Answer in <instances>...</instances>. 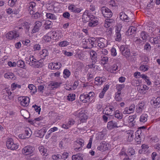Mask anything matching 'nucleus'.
<instances>
[{"instance_id":"obj_1","label":"nucleus","mask_w":160,"mask_h":160,"mask_svg":"<svg viewBox=\"0 0 160 160\" xmlns=\"http://www.w3.org/2000/svg\"><path fill=\"white\" fill-rule=\"evenodd\" d=\"M73 114L79 118L80 123L85 122L88 118L87 111L84 109H81L75 112Z\"/></svg>"},{"instance_id":"obj_2","label":"nucleus","mask_w":160,"mask_h":160,"mask_svg":"<svg viewBox=\"0 0 160 160\" xmlns=\"http://www.w3.org/2000/svg\"><path fill=\"white\" fill-rule=\"evenodd\" d=\"M6 143L8 148L13 150L17 149L19 146L18 143L14 142L12 138L8 139L7 140Z\"/></svg>"},{"instance_id":"obj_3","label":"nucleus","mask_w":160,"mask_h":160,"mask_svg":"<svg viewBox=\"0 0 160 160\" xmlns=\"http://www.w3.org/2000/svg\"><path fill=\"white\" fill-rule=\"evenodd\" d=\"M34 151V148L31 146L27 145L23 148L22 150V153L26 156H32Z\"/></svg>"},{"instance_id":"obj_4","label":"nucleus","mask_w":160,"mask_h":160,"mask_svg":"<svg viewBox=\"0 0 160 160\" xmlns=\"http://www.w3.org/2000/svg\"><path fill=\"white\" fill-rule=\"evenodd\" d=\"M2 93L3 95V98L7 100L12 99L14 96V94L10 90L7 88L2 90Z\"/></svg>"},{"instance_id":"obj_5","label":"nucleus","mask_w":160,"mask_h":160,"mask_svg":"<svg viewBox=\"0 0 160 160\" xmlns=\"http://www.w3.org/2000/svg\"><path fill=\"white\" fill-rule=\"evenodd\" d=\"M98 149L100 151H105L110 150L111 149V147L109 143L104 141L100 143V145L98 147Z\"/></svg>"},{"instance_id":"obj_6","label":"nucleus","mask_w":160,"mask_h":160,"mask_svg":"<svg viewBox=\"0 0 160 160\" xmlns=\"http://www.w3.org/2000/svg\"><path fill=\"white\" fill-rule=\"evenodd\" d=\"M103 16L106 18H110L112 15L111 10L106 7H103L101 9Z\"/></svg>"},{"instance_id":"obj_7","label":"nucleus","mask_w":160,"mask_h":160,"mask_svg":"<svg viewBox=\"0 0 160 160\" xmlns=\"http://www.w3.org/2000/svg\"><path fill=\"white\" fill-rule=\"evenodd\" d=\"M18 102L21 105L27 107L29 105L30 99L28 97H20L18 98Z\"/></svg>"},{"instance_id":"obj_8","label":"nucleus","mask_w":160,"mask_h":160,"mask_svg":"<svg viewBox=\"0 0 160 160\" xmlns=\"http://www.w3.org/2000/svg\"><path fill=\"white\" fill-rule=\"evenodd\" d=\"M97 46L100 48L107 47L108 45V41L102 38H97Z\"/></svg>"},{"instance_id":"obj_9","label":"nucleus","mask_w":160,"mask_h":160,"mask_svg":"<svg viewBox=\"0 0 160 160\" xmlns=\"http://www.w3.org/2000/svg\"><path fill=\"white\" fill-rule=\"evenodd\" d=\"M94 16L90 14L88 11H85L83 13L82 18L84 22H87L89 21L92 18H94Z\"/></svg>"},{"instance_id":"obj_10","label":"nucleus","mask_w":160,"mask_h":160,"mask_svg":"<svg viewBox=\"0 0 160 160\" xmlns=\"http://www.w3.org/2000/svg\"><path fill=\"white\" fill-rule=\"evenodd\" d=\"M19 34L16 31H12L8 32L6 35V37L10 40L15 39L19 37Z\"/></svg>"},{"instance_id":"obj_11","label":"nucleus","mask_w":160,"mask_h":160,"mask_svg":"<svg viewBox=\"0 0 160 160\" xmlns=\"http://www.w3.org/2000/svg\"><path fill=\"white\" fill-rule=\"evenodd\" d=\"M68 9L69 10L72 12L77 13L80 12L82 10L81 7L78 8L77 5L73 4L70 5L68 7Z\"/></svg>"},{"instance_id":"obj_12","label":"nucleus","mask_w":160,"mask_h":160,"mask_svg":"<svg viewBox=\"0 0 160 160\" xmlns=\"http://www.w3.org/2000/svg\"><path fill=\"white\" fill-rule=\"evenodd\" d=\"M149 89V87L145 85H141L137 87L138 92L142 94H146Z\"/></svg>"},{"instance_id":"obj_13","label":"nucleus","mask_w":160,"mask_h":160,"mask_svg":"<svg viewBox=\"0 0 160 160\" xmlns=\"http://www.w3.org/2000/svg\"><path fill=\"white\" fill-rule=\"evenodd\" d=\"M46 7L47 10L48 11L52 12L54 11V12L57 13L60 10V8L59 7L57 8L54 6L52 3L47 4Z\"/></svg>"},{"instance_id":"obj_14","label":"nucleus","mask_w":160,"mask_h":160,"mask_svg":"<svg viewBox=\"0 0 160 160\" xmlns=\"http://www.w3.org/2000/svg\"><path fill=\"white\" fill-rule=\"evenodd\" d=\"M145 102L143 101H142L139 103L136 106V111L137 113H140L145 108Z\"/></svg>"},{"instance_id":"obj_15","label":"nucleus","mask_w":160,"mask_h":160,"mask_svg":"<svg viewBox=\"0 0 160 160\" xmlns=\"http://www.w3.org/2000/svg\"><path fill=\"white\" fill-rule=\"evenodd\" d=\"M120 127H121V126L119 124L118 122L117 123L113 121L108 122L107 124V128L109 130Z\"/></svg>"},{"instance_id":"obj_16","label":"nucleus","mask_w":160,"mask_h":160,"mask_svg":"<svg viewBox=\"0 0 160 160\" xmlns=\"http://www.w3.org/2000/svg\"><path fill=\"white\" fill-rule=\"evenodd\" d=\"M136 117V115H133L129 116L127 120V122L128 125L130 127H134L135 124V121L134 119Z\"/></svg>"},{"instance_id":"obj_17","label":"nucleus","mask_w":160,"mask_h":160,"mask_svg":"<svg viewBox=\"0 0 160 160\" xmlns=\"http://www.w3.org/2000/svg\"><path fill=\"white\" fill-rule=\"evenodd\" d=\"M135 105L134 104H132L129 107L125 108L123 112V113L124 114H130L133 112L135 110Z\"/></svg>"},{"instance_id":"obj_18","label":"nucleus","mask_w":160,"mask_h":160,"mask_svg":"<svg viewBox=\"0 0 160 160\" xmlns=\"http://www.w3.org/2000/svg\"><path fill=\"white\" fill-rule=\"evenodd\" d=\"M46 131L47 130H46L45 128H43L39 130L36 131L34 134L36 137L42 138L43 137Z\"/></svg>"},{"instance_id":"obj_19","label":"nucleus","mask_w":160,"mask_h":160,"mask_svg":"<svg viewBox=\"0 0 160 160\" xmlns=\"http://www.w3.org/2000/svg\"><path fill=\"white\" fill-rule=\"evenodd\" d=\"M151 103L155 108H158L160 106V97L157 98H153L151 101Z\"/></svg>"},{"instance_id":"obj_20","label":"nucleus","mask_w":160,"mask_h":160,"mask_svg":"<svg viewBox=\"0 0 160 160\" xmlns=\"http://www.w3.org/2000/svg\"><path fill=\"white\" fill-rule=\"evenodd\" d=\"M75 122L72 119H70L67 122L63 124L62 125V127L66 129H67L71 127L75 123Z\"/></svg>"},{"instance_id":"obj_21","label":"nucleus","mask_w":160,"mask_h":160,"mask_svg":"<svg viewBox=\"0 0 160 160\" xmlns=\"http://www.w3.org/2000/svg\"><path fill=\"white\" fill-rule=\"evenodd\" d=\"M120 50L122 51V54L126 57L129 56L130 55L129 49L126 47L124 45H122L120 48Z\"/></svg>"},{"instance_id":"obj_22","label":"nucleus","mask_w":160,"mask_h":160,"mask_svg":"<svg viewBox=\"0 0 160 160\" xmlns=\"http://www.w3.org/2000/svg\"><path fill=\"white\" fill-rule=\"evenodd\" d=\"M98 19L94 16L89 21L88 23V26L90 27H94L98 24Z\"/></svg>"},{"instance_id":"obj_23","label":"nucleus","mask_w":160,"mask_h":160,"mask_svg":"<svg viewBox=\"0 0 160 160\" xmlns=\"http://www.w3.org/2000/svg\"><path fill=\"white\" fill-rule=\"evenodd\" d=\"M42 25V22L39 21H37L35 22L33 28L32 30V33H34L39 31Z\"/></svg>"},{"instance_id":"obj_24","label":"nucleus","mask_w":160,"mask_h":160,"mask_svg":"<svg viewBox=\"0 0 160 160\" xmlns=\"http://www.w3.org/2000/svg\"><path fill=\"white\" fill-rule=\"evenodd\" d=\"M115 110V108L113 106H110L106 107L103 111V112L105 114L109 115L111 114Z\"/></svg>"},{"instance_id":"obj_25","label":"nucleus","mask_w":160,"mask_h":160,"mask_svg":"<svg viewBox=\"0 0 160 160\" xmlns=\"http://www.w3.org/2000/svg\"><path fill=\"white\" fill-rule=\"evenodd\" d=\"M126 136L128 137L127 140L129 142L132 141L134 138V132L132 130H128L127 131Z\"/></svg>"},{"instance_id":"obj_26","label":"nucleus","mask_w":160,"mask_h":160,"mask_svg":"<svg viewBox=\"0 0 160 160\" xmlns=\"http://www.w3.org/2000/svg\"><path fill=\"white\" fill-rule=\"evenodd\" d=\"M141 132L140 131H137L135 133V140L138 144H139L141 142Z\"/></svg>"},{"instance_id":"obj_27","label":"nucleus","mask_w":160,"mask_h":160,"mask_svg":"<svg viewBox=\"0 0 160 160\" xmlns=\"http://www.w3.org/2000/svg\"><path fill=\"white\" fill-rule=\"evenodd\" d=\"M59 86V84L56 82H51L48 84L47 90H51L57 88Z\"/></svg>"},{"instance_id":"obj_28","label":"nucleus","mask_w":160,"mask_h":160,"mask_svg":"<svg viewBox=\"0 0 160 160\" xmlns=\"http://www.w3.org/2000/svg\"><path fill=\"white\" fill-rule=\"evenodd\" d=\"M104 78H103L97 77L95 78L94 83L97 85H100L104 81Z\"/></svg>"},{"instance_id":"obj_29","label":"nucleus","mask_w":160,"mask_h":160,"mask_svg":"<svg viewBox=\"0 0 160 160\" xmlns=\"http://www.w3.org/2000/svg\"><path fill=\"white\" fill-rule=\"evenodd\" d=\"M48 50L45 49H42L39 53V55L42 59H44L45 57L48 56Z\"/></svg>"},{"instance_id":"obj_30","label":"nucleus","mask_w":160,"mask_h":160,"mask_svg":"<svg viewBox=\"0 0 160 160\" xmlns=\"http://www.w3.org/2000/svg\"><path fill=\"white\" fill-rule=\"evenodd\" d=\"M80 101L84 103H86L89 102L88 98L86 94H81L79 97Z\"/></svg>"},{"instance_id":"obj_31","label":"nucleus","mask_w":160,"mask_h":160,"mask_svg":"<svg viewBox=\"0 0 160 160\" xmlns=\"http://www.w3.org/2000/svg\"><path fill=\"white\" fill-rule=\"evenodd\" d=\"M119 18L122 20L126 22H129V19L127 15L123 12H121L119 15Z\"/></svg>"},{"instance_id":"obj_32","label":"nucleus","mask_w":160,"mask_h":160,"mask_svg":"<svg viewBox=\"0 0 160 160\" xmlns=\"http://www.w3.org/2000/svg\"><path fill=\"white\" fill-rule=\"evenodd\" d=\"M48 67L51 69H56L60 68V66L57 62H51L48 65Z\"/></svg>"},{"instance_id":"obj_33","label":"nucleus","mask_w":160,"mask_h":160,"mask_svg":"<svg viewBox=\"0 0 160 160\" xmlns=\"http://www.w3.org/2000/svg\"><path fill=\"white\" fill-rule=\"evenodd\" d=\"M114 20L112 19H107L105 20L104 26L106 28H109L113 24Z\"/></svg>"},{"instance_id":"obj_34","label":"nucleus","mask_w":160,"mask_h":160,"mask_svg":"<svg viewBox=\"0 0 160 160\" xmlns=\"http://www.w3.org/2000/svg\"><path fill=\"white\" fill-rule=\"evenodd\" d=\"M148 115L146 114H143L140 117L139 121L141 122L145 123L148 120Z\"/></svg>"},{"instance_id":"obj_35","label":"nucleus","mask_w":160,"mask_h":160,"mask_svg":"<svg viewBox=\"0 0 160 160\" xmlns=\"http://www.w3.org/2000/svg\"><path fill=\"white\" fill-rule=\"evenodd\" d=\"M136 30V28L135 27L130 26L128 29L126 34L128 35H131L134 33Z\"/></svg>"},{"instance_id":"obj_36","label":"nucleus","mask_w":160,"mask_h":160,"mask_svg":"<svg viewBox=\"0 0 160 160\" xmlns=\"http://www.w3.org/2000/svg\"><path fill=\"white\" fill-rule=\"evenodd\" d=\"M51 37L50 35H48V33L43 36L42 39V41L43 42H49L51 41Z\"/></svg>"},{"instance_id":"obj_37","label":"nucleus","mask_w":160,"mask_h":160,"mask_svg":"<svg viewBox=\"0 0 160 160\" xmlns=\"http://www.w3.org/2000/svg\"><path fill=\"white\" fill-rule=\"evenodd\" d=\"M38 149L41 154L42 155H47V149L43 146H40L39 147Z\"/></svg>"},{"instance_id":"obj_38","label":"nucleus","mask_w":160,"mask_h":160,"mask_svg":"<svg viewBox=\"0 0 160 160\" xmlns=\"http://www.w3.org/2000/svg\"><path fill=\"white\" fill-rule=\"evenodd\" d=\"M90 40L91 46V47H96L97 45V38H90Z\"/></svg>"},{"instance_id":"obj_39","label":"nucleus","mask_w":160,"mask_h":160,"mask_svg":"<svg viewBox=\"0 0 160 160\" xmlns=\"http://www.w3.org/2000/svg\"><path fill=\"white\" fill-rule=\"evenodd\" d=\"M32 133L31 130L28 128H26L24 131V134L26 138H29L31 136Z\"/></svg>"},{"instance_id":"obj_40","label":"nucleus","mask_w":160,"mask_h":160,"mask_svg":"<svg viewBox=\"0 0 160 160\" xmlns=\"http://www.w3.org/2000/svg\"><path fill=\"white\" fill-rule=\"evenodd\" d=\"M30 92L32 94L35 93L37 91L36 87L32 84H29L28 86Z\"/></svg>"},{"instance_id":"obj_41","label":"nucleus","mask_w":160,"mask_h":160,"mask_svg":"<svg viewBox=\"0 0 160 160\" xmlns=\"http://www.w3.org/2000/svg\"><path fill=\"white\" fill-rule=\"evenodd\" d=\"M4 77L6 78L12 79L14 78V75L13 73L12 72H7L4 74Z\"/></svg>"},{"instance_id":"obj_42","label":"nucleus","mask_w":160,"mask_h":160,"mask_svg":"<svg viewBox=\"0 0 160 160\" xmlns=\"http://www.w3.org/2000/svg\"><path fill=\"white\" fill-rule=\"evenodd\" d=\"M48 35H50L51 39L56 40L58 38L59 36H58V34L56 32H50L48 33Z\"/></svg>"},{"instance_id":"obj_43","label":"nucleus","mask_w":160,"mask_h":160,"mask_svg":"<svg viewBox=\"0 0 160 160\" xmlns=\"http://www.w3.org/2000/svg\"><path fill=\"white\" fill-rule=\"evenodd\" d=\"M44 25L45 29H48L52 27V23L50 21L47 20L44 22Z\"/></svg>"},{"instance_id":"obj_44","label":"nucleus","mask_w":160,"mask_h":160,"mask_svg":"<svg viewBox=\"0 0 160 160\" xmlns=\"http://www.w3.org/2000/svg\"><path fill=\"white\" fill-rule=\"evenodd\" d=\"M72 160H83L82 155L79 153L73 155L72 157Z\"/></svg>"},{"instance_id":"obj_45","label":"nucleus","mask_w":160,"mask_h":160,"mask_svg":"<svg viewBox=\"0 0 160 160\" xmlns=\"http://www.w3.org/2000/svg\"><path fill=\"white\" fill-rule=\"evenodd\" d=\"M148 31L150 32H154L157 28V26L156 24L152 23L151 25L148 26Z\"/></svg>"},{"instance_id":"obj_46","label":"nucleus","mask_w":160,"mask_h":160,"mask_svg":"<svg viewBox=\"0 0 160 160\" xmlns=\"http://www.w3.org/2000/svg\"><path fill=\"white\" fill-rule=\"evenodd\" d=\"M160 38L159 37L156 36L154 38H151L150 39V41L151 43L155 44L158 43H159L158 40Z\"/></svg>"},{"instance_id":"obj_47","label":"nucleus","mask_w":160,"mask_h":160,"mask_svg":"<svg viewBox=\"0 0 160 160\" xmlns=\"http://www.w3.org/2000/svg\"><path fill=\"white\" fill-rule=\"evenodd\" d=\"M46 16L47 18L50 19L55 20L56 19V17L53 14L46 12Z\"/></svg>"},{"instance_id":"obj_48","label":"nucleus","mask_w":160,"mask_h":160,"mask_svg":"<svg viewBox=\"0 0 160 160\" xmlns=\"http://www.w3.org/2000/svg\"><path fill=\"white\" fill-rule=\"evenodd\" d=\"M43 60L42 59H40L38 61L37 60V62L35 63L34 66L37 68L41 67L43 65Z\"/></svg>"},{"instance_id":"obj_49","label":"nucleus","mask_w":160,"mask_h":160,"mask_svg":"<svg viewBox=\"0 0 160 160\" xmlns=\"http://www.w3.org/2000/svg\"><path fill=\"white\" fill-rule=\"evenodd\" d=\"M125 87L124 84H117L116 85V88L117 91V92L121 93V91Z\"/></svg>"},{"instance_id":"obj_50","label":"nucleus","mask_w":160,"mask_h":160,"mask_svg":"<svg viewBox=\"0 0 160 160\" xmlns=\"http://www.w3.org/2000/svg\"><path fill=\"white\" fill-rule=\"evenodd\" d=\"M141 38L144 40H146L148 37V35L145 32H142L140 34Z\"/></svg>"},{"instance_id":"obj_51","label":"nucleus","mask_w":160,"mask_h":160,"mask_svg":"<svg viewBox=\"0 0 160 160\" xmlns=\"http://www.w3.org/2000/svg\"><path fill=\"white\" fill-rule=\"evenodd\" d=\"M21 88V85L18 84L16 83H12L11 85V88L12 90L20 89Z\"/></svg>"},{"instance_id":"obj_52","label":"nucleus","mask_w":160,"mask_h":160,"mask_svg":"<svg viewBox=\"0 0 160 160\" xmlns=\"http://www.w3.org/2000/svg\"><path fill=\"white\" fill-rule=\"evenodd\" d=\"M29 60L31 62V63L29 64L30 65H34V64L37 62V60L35 58L33 55H30L29 57Z\"/></svg>"},{"instance_id":"obj_53","label":"nucleus","mask_w":160,"mask_h":160,"mask_svg":"<svg viewBox=\"0 0 160 160\" xmlns=\"http://www.w3.org/2000/svg\"><path fill=\"white\" fill-rule=\"evenodd\" d=\"M149 68V66L148 65H142L139 67L140 71L145 72L148 70Z\"/></svg>"},{"instance_id":"obj_54","label":"nucleus","mask_w":160,"mask_h":160,"mask_svg":"<svg viewBox=\"0 0 160 160\" xmlns=\"http://www.w3.org/2000/svg\"><path fill=\"white\" fill-rule=\"evenodd\" d=\"M108 57L102 56L101 59V63L103 65L105 64L108 62Z\"/></svg>"},{"instance_id":"obj_55","label":"nucleus","mask_w":160,"mask_h":160,"mask_svg":"<svg viewBox=\"0 0 160 160\" xmlns=\"http://www.w3.org/2000/svg\"><path fill=\"white\" fill-rule=\"evenodd\" d=\"M84 141L83 139L79 138L76 141L74 142V143L79 144V146L82 147L84 145Z\"/></svg>"},{"instance_id":"obj_56","label":"nucleus","mask_w":160,"mask_h":160,"mask_svg":"<svg viewBox=\"0 0 160 160\" xmlns=\"http://www.w3.org/2000/svg\"><path fill=\"white\" fill-rule=\"evenodd\" d=\"M115 117L118 119H120L122 118V114L119 111L117 110L115 113Z\"/></svg>"},{"instance_id":"obj_57","label":"nucleus","mask_w":160,"mask_h":160,"mask_svg":"<svg viewBox=\"0 0 160 160\" xmlns=\"http://www.w3.org/2000/svg\"><path fill=\"white\" fill-rule=\"evenodd\" d=\"M105 134L102 132H99L96 135V138L98 140H102L103 139Z\"/></svg>"},{"instance_id":"obj_58","label":"nucleus","mask_w":160,"mask_h":160,"mask_svg":"<svg viewBox=\"0 0 160 160\" xmlns=\"http://www.w3.org/2000/svg\"><path fill=\"white\" fill-rule=\"evenodd\" d=\"M141 78L144 79L148 85H149L151 84V82L150 81L149 78L146 75L143 74L142 75Z\"/></svg>"},{"instance_id":"obj_59","label":"nucleus","mask_w":160,"mask_h":160,"mask_svg":"<svg viewBox=\"0 0 160 160\" xmlns=\"http://www.w3.org/2000/svg\"><path fill=\"white\" fill-rule=\"evenodd\" d=\"M76 95L74 94H70L67 96V99L70 101H73L75 100Z\"/></svg>"},{"instance_id":"obj_60","label":"nucleus","mask_w":160,"mask_h":160,"mask_svg":"<svg viewBox=\"0 0 160 160\" xmlns=\"http://www.w3.org/2000/svg\"><path fill=\"white\" fill-rule=\"evenodd\" d=\"M118 66L117 64H114L113 65L111 68L110 72L111 73H114L115 72L118 70Z\"/></svg>"},{"instance_id":"obj_61","label":"nucleus","mask_w":160,"mask_h":160,"mask_svg":"<svg viewBox=\"0 0 160 160\" xmlns=\"http://www.w3.org/2000/svg\"><path fill=\"white\" fill-rule=\"evenodd\" d=\"M97 61V59H95V60H94V61H92V63L90 64H89L87 65V68H95L96 65H95V63Z\"/></svg>"},{"instance_id":"obj_62","label":"nucleus","mask_w":160,"mask_h":160,"mask_svg":"<svg viewBox=\"0 0 160 160\" xmlns=\"http://www.w3.org/2000/svg\"><path fill=\"white\" fill-rule=\"evenodd\" d=\"M70 75V72L68 69H65L63 72V77L64 78H68Z\"/></svg>"},{"instance_id":"obj_63","label":"nucleus","mask_w":160,"mask_h":160,"mask_svg":"<svg viewBox=\"0 0 160 160\" xmlns=\"http://www.w3.org/2000/svg\"><path fill=\"white\" fill-rule=\"evenodd\" d=\"M78 83H79L78 81H75L74 82L73 85L72 87H71L69 89L67 88V89L68 90H74L76 88L77 86L78 85Z\"/></svg>"},{"instance_id":"obj_64","label":"nucleus","mask_w":160,"mask_h":160,"mask_svg":"<svg viewBox=\"0 0 160 160\" xmlns=\"http://www.w3.org/2000/svg\"><path fill=\"white\" fill-rule=\"evenodd\" d=\"M18 66L21 68H23L25 66V64L24 62L21 60H19L17 62Z\"/></svg>"}]
</instances>
